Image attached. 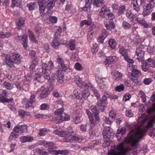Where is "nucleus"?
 Masks as SVG:
<instances>
[{
    "mask_svg": "<svg viewBox=\"0 0 155 155\" xmlns=\"http://www.w3.org/2000/svg\"><path fill=\"white\" fill-rule=\"evenodd\" d=\"M41 144L44 145L45 147H48L50 148H52L54 145L53 142H48L45 140H42L40 142Z\"/></svg>",
    "mask_w": 155,
    "mask_h": 155,
    "instance_id": "obj_29",
    "label": "nucleus"
},
{
    "mask_svg": "<svg viewBox=\"0 0 155 155\" xmlns=\"http://www.w3.org/2000/svg\"><path fill=\"white\" fill-rule=\"evenodd\" d=\"M112 74L116 77L115 80L119 81L120 80L122 76V74L118 71H116L112 72Z\"/></svg>",
    "mask_w": 155,
    "mask_h": 155,
    "instance_id": "obj_25",
    "label": "nucleus"
},
{
    "mask_svg": "<svg viewBox=\"0 0 155 155\" xmlns=\"http://www.w3.org/2000/svg\"><path fill=\"white\" fill-rule=\"evenodd\" d=\"M11 7L14 8L15 6L21 8V0H12Z\"/></svg>",
    "mask_w": 155,
    "mask_h": 155,
    "instance_id": "obj_21",
    "label": "nucleus"
},
{
    "mask_svg": "<svg viewBox=\"0 0 155 155\" xmlns=\"http://www.w3.org/2000/svg\"><path fill=\"white\" fill-rule=\"evenodd\" d=\"M89 120L91 128H93L100 121V118L98 115H95L94 117H90Z\"/></svg>",
    "mask_w": 155,
    "mask_h": 155,
    "instance_id": "obj_10",
    "label": "nucleus"
},
{
    "mask_svg": "<svg viewBox=\"0 0 155 155\" xmlns=\"http://www.w3.org/2000/svg\"><path fill=\"white\" fill-rule=\"evenodd\" d=\"M7 93L5 91H3L1 96H0V100L2 103L5 102H8L11 101L12 99H8L6 98Z\"/></svg>",
    "mask_w": 155,
    "mask_h": 155,
    "instance_id": "obj_20",
    "label": "nucleus"
},
{
    "mask_svg": "<svg viewBox=\"0 0 155 155\" xmlns=\"http://www.w3.org/2000/svg\"><path fill=\"white\" fill-rule=\"evenodd\" d=\"M41 110H45L48 109L49 108V105L47 104H43L40 106Z\"/></svg>",
    "mask_w": 155,
    "mask_h": 155,
    "instance_id": "obj_59",
    "label": "nucleus"
},
{
    "mask_svg": "<svg viewBox=\"0 0 155 155\" xmlns=\"http://www.w3.org/2000/svg\"><path fill=\"white\" fill-rule=\"evenodd\" d=\"M81 116V115H79V116H78L76 117L74 121L75 123L76 124H78L82 120Z\"/></svg>",
    "mask_w": 155,
    "mask_h": 155,
    "instance_id": "obj_60",
    "label": "nucleus"
},
{
    "mask_svg": "<svg viewBox=\"0 0 155 155\" xmlns=\"http://www.w3.org/2000/svg\"><path fill=\"white\" fill-rule=\"evenodd\" d=\"M134 17L137 23L142 25L145 28H147L148 27V24L145 21L142 14H140L137 16L134 15Z\"/></svg>",
    "mask_w": 155,
    "mask_h": 155,
    "instance_id": "obj_7",
    "label": "nucleus"
},
{
    "mask_svg": "<svg viewBox=\"0 0 155 155\" xmlns=\"http://www.w3.org/2000/svg\"><path fill=\"white\" fill-rule=\"evenodd\" d=\"M18 38L19 40L22 41L23 43L22 45L25 49H26L28 47L27 41L28 37L27 35H23L22 36H18Z\"/></svg>",
    "mask_w": 155,
    "mask_h": 155,
    "instance_id": "obj_13",
    "label": "nucleus"
},
{
    "mask_svg": "<svg viewBox=\"0 0 155 155\" xmlns=\"http://www.w3.org/2000/svg\"><path fill=\"white\" fill-rule=\"evenodd\" d=\"M148 117L144 114L139 117L137 120L139 125L143 126L147 121V125L144 129L139 127L135 130H131L125 139L127 143H131V148L126 149L128 151L132 150L133 155H137V148L139 146V140L144 136L147 130L150 129L148 133L150 136L153 137L155 136V129L153 127V124L155 123V115L153 116L148 121Z\"/></svg>",
    "mask_w": 155,
    "mask_h": 155,
    "instance_id": "obj_1",
    "label": "nucleus"
},
{
    "mask_svg": "<svg viewBox=\"0 0 155 155\" xmlns=\"http://www.w3.org/2000/svg\"><path fill=\"white\" fill-rule=\"evenodd\" d=\"M125 9V6H120L118 11V14L120 15L121 14H123Z\"/></svg>",
    "mask_w": 155,
    "mask_h": 155,
    "instance_id": "obj_51",
    "label": "nucleus"
},
{
    "mask_svg": "<svg viewBox=\"0 0 155 155\" xmlns=\"http://www.w3.org/2000/svg\"><path fill=\"white\" fill-rule=\"evenodd\" d=\"M68 131H60L59 130H54L53 133L56 134L58 135L61 137H65L66 134L68 133Z\"/></svg>",
    "mask_w": 155,
    "mask_h": 155,
    "instance_id": "obj_28",
    "label": "nucleus"
},
{
    "mask_svg": "<svg viewBox=\"0 0 155 155\" xmlns=\"http://www.w3.org/2000/svg\"><path fill=\"white\" fill-rule=\"evenodd\" d=\"M114 147H112L110 151L108 152V155H125L128 151L127 149L124 146V143L121 142L117 147L118 151L115 150Z\"/></svg>",
    "mask_w": 155,
    "mask_h": 155,
    "instance_id": "obj_4",
    "label": "nucleus"
},
{
    "mask_svg": "<svg viewBox=\"0 0 155 155\" xmlns=\"http://www.w3.org/2000/svg\"><path fill=\"white\" fill-rule=\"evenodd\" d=\"M105 26L107 29H111L114 28L115 27V25L112 21H105L104 23Z\"/></svg>",
    "mask_w": 155,
    "mask_h": 155,
    "instance_id": "obj_22",
    "label": "nucleus"
},
{
    "mask_svg": "<svg viewBox=\"0 0 155 155\" xmlns=\"http://www.w3.org/2000/svg\"><path fill=\"white\" fill-rule=\"evenodd\" d=\"M124 88V85L121 84L120 85L117 86L115 88V91H116L120 92L123 91Z\"/></svg>",
    "mask_w": 155,
    "mask_h": 155,
    "instance_id": "obj_52",
    "label": "nucleus"
},
{
    "mask_svg": "<svg viewBox=\"0 0 155 155\" xmlns=\"http://www.w3.org/2000/svg\"><path fill=\"white\" fill-rule=\"evenodd\" d=\"M20 140L22 143H25L31 142L34 140V139L30 136H23L20 138Z\"/></svg>",
    "mask_w": 155,
    "mask_h": 155,
    "instance_id": "obj_19",
    "label": "nucleus"
},
{
    "mask_svg": "<svg viewBox=\"0 0 155 155\" xmlns=\"http://www.w3.org/2000/svg\"><path fill=\"white\" fill-rule=\"evenodd\" d=\"M92 0H85V5L82 9L84 11H88L91 8L90 5L92 2Z\"/></svg>",
    "mask_w": 155,
    "mask_h": 155,
    "instance_id": "obj_26",
    "label": "nucleus"
},
{
    "mask_svg": "<svg viewBox=\"0 0 155 155\" xmlns=\"http://www.w3.org/2000/svg\"><path fill=\"white\" fill-rule=\"evenodd\" d=\"M132 73H129L128 75H132L134 76V77H139L141 75V73L140 71L136 69L133 68L132 71Z\"/></svg>",
    "mask_w": 155,
    "mask_h": 155,
    "instance_id": "obj_24",
    "label": "nucleus"
},
{
    "mask_svg": "<svg viewBox=\"0 0 155 155\" xmlns=\"http://www.w3.org/2000/svg\"><path fill=\"white\" fill-rule=\"evenodd\" d=\"M126 132V128H122L120 130H117V134H121V135H124L125 134Z\"/></svg>",
    "mask_w": 155,
    "mask_h": 155,
    "instance_id": "obj_61",
    "label": "nucleus"
},
{
    "mask_svg": "<svg viewBox=\"0 0 155 155\" xmlns=\"http://www.w3.org/2000/svg\"><path fill=\"white\" fill-rule=\"evenodd\" d=\"M57 60L58 64L60 65L64 63L63 59L59 56L57 58Z\"/></svg>",
    "mask_w": 155,
    "mask_h": 155,
    "instance_id": "obj_64",
    "label": "nucleus"
},
{
    "mask_svg": "<svg viewBox=\"0 0 155 155\" xmlns=\"http://www.w3.org/2000/svg\"><path fill=\"white\" fill-rule=\"evenodd\" d=\"M13 131L15 133H23L27 132V127L25 125H17L13 129Z\"/></svg>",
    "mask_w": 155,
    "mask_h": 155,
    "instance_id": "obj_8",
    "label": "nucleus"
},
{
    "mask_svg": "<svg viewBox=\"0 0 155 155\" xmlns=\"http://www.w3.org/2000/svg\"><path fill=\"white\" fill-rule=\"evenodd\" d=\"M151 100L152 102H154V103L152 104V107H151L148 108L147 110V112L148 114H150L153 111V110H155V92H154L153 95L151 97Z\"/></svg>",
    "mask_w": 155,
    "mask_h": 155,
    "instance_id": "obj_17",
    "label": "nucleus"
},
{
    "mask_svg": "<svg viewBox=\"0 0 155 155\" xmlns=\"http://www.w3.org/2000/svg\"><path fill=\"white\" fill-rule=\"evenodd\" d=\"M29 31V37L30 40L31 41L37 44L38 41L36 40L34 33Z\"/></svg>",
    "mask_w": 155,
    "mask_h": 155,
    "instance_id": "obj_32",
    "label": "nucleus"
},
{
    "mask_svg": "<svg viewBox=\"0 0 155 155\" xmlns=\"http://www.w3.org/2000/svg\"><path fill=\"white\" fill-rule=\"evenodd\" d=\"M55 4V1L54 0H48L46 6L48 9V10L52 9L54 6Z\"/></svg>",
    "mask_w": 155,
    "mask_h": 155,
    "instance_id": "obj_30",
    "label": "nucleus"
},
{
    "mask_svg": "<svg viewBox=\"0 0 155 155\" xmlns=\"http://www.w3.org/2000/svg\"><path fill=\"white\" fill-rule=\"evenodd\" d=\"M52 153L55 155H58V154H61L62 155H67L69 153V152L67 150H53L51 151Z\"/></svg>",
    "mask_w": 155,
    "mask_h": 155,
    "instance_id": "obj_23",
    "label": "nucleus"
},
{
    "mask_svg": "<svg viewBox=\"0 0 155 155\" xmlns=\"http://www.w3.org/2000/svg\"><path fill=\"white\" fill-rule=\"evenodd\" d=\"M91 24V21H87V20H84L82 21L80 24V26L81 27H82L84 25H89Z\"/></svg>",
    "mask_w": 155,
    "mask_h": 155,
    "instance_id": "obj_58",
    "label": "nucleus"
},
{
    "mask_svg": "<svg viewBox=\"0 0 155 155\" xmlns=\"http://www.w3.org/2000/svg\"><path fill=\"white\" fill-rule=\"evenodd\" d=\"M69 47L70 49L71 50H74L75 49V45L74 41H73L69 43Z\"/></svg>",
    "mask_w": 155,
    "mask_h": 155,
    "instance_id": "obj_63",
    "label": "nucleus"
},
{
    "mask_svg": "<svg viewBox=\"0 0 155 155\" xmlns=\"http://www.w3.org/2000/svg\"><path fill=\"white\" fill-rule=\"evenodd\" d=\"M119 52L121 55L124 57V58L128 56L127 52L126 49L122 47L119 49Z\"/></svg>",
    "mask_w": 155,
    "mask_h": 155,
    "instance_id": "obj_37",
    "label": "nucleus"
},
{
    "mask_svg": "<svg viewBox=\"0 0 155 155\" xmlns=\"http://www.w3.org/2000/svg\"><path fill=\"white\" fill-rule=\"evenodd\" d=\"M148 66L150 67L155 68V61L151 58H149L145 61Z\"/></svg>",
    "mask_w": 155,
    "mask_h": 155,
    "instance_id": "obj_33",
    "label": "nucleus"
},
{
    "mask_svg": "<svg viewBox=\"0 0 155 155\" xmlns=\"http://www.w3.org/2000/svg\"><path fill=\"white\" fill-rule=\"evenodd\" d=\"M109 11V10L107 9V7L105 6H103L101 8V11L100 13L98 18H99V16L102 17L105 15L104 13H107Z\"/></svg>",
    "mask_w": 155,
    "mask_h": 155,
    "instance_id": "obj_31",
    "label": "nucleus"
},
{
    "mask_svg": "<svg viewBox=\"0 0 155 155\" xmlns=\"http://www.w3.org/2000/svg\"><path fill=\"white\" fill-rule=\"evenodd\" d=\"M74 140L77 141L78 142H81L82 140V137L75 135L74 133Z\"/></svg>",
    "mask_w": 155,
    "mask_h": 155,
    "instance_id": "obj_57",
    "label": "nucleus"
},
{
    "mask_svg": "<svg viewBox=\"0 0 155 155\" xmlns=\"http://www.w3.org/2000/svg\"><path fill=\"white\" fill-rule=\"evenodd\" d=\"M39 6L40 12L41 14H43L44 13V10L46 8L45 5H41Z\"/></svg>",
    "mask_w": 155,
    "mask_h": 155,
    "instance_id": "obj_62",
    "label": "nucleus"
},
{
    "mask_svg": "<svg viewBox=\"0 0 155 155\" xmlns=\"http://www.w3.org/2000/svg\"><path fill=\"white\" fill-rule=\"evenodd\" d=\"M117 60V58L115 56H110L107 58L105 63L106 65L108 66L112 62H116Z\"/></svg>",
    "mask_w": 155,
    "mask_h": 155,
    "instance_id": "obj_18",
    "label": "nucleus"
},
{
    "mask_svg": "<svg viewBox=\"0 0 155 155\" xmlns=\"http://www.w3.org/2000/svg\"><path fill=\"white\" fill-rule=\"evenodd\" d=\"M25 19L24 18H21L19 19L18 22V25L19 26L21 27L23 26L25 23Z\"/></svg>",
    "mask_w": 155,
    "mask_h": 155,
    "instance_id": "obj_56",
    "label": "nucleus"
},
{
    "mask_svg": "<svg viewBox=\"0 0 155 155\" xmlns=\"http://www.w3.org/2000/svg\"><path fill=\"white\" fill-rule=\"evenodd\" d=\"M57 116L54 117L53 118L52 120L54 123H60L62 122L61 120L60 117L59 115H57Z\"/></svg>",
    "mask_w": 155,
    "mask_h": 155,
    "instance_id": "obj_53",
    "label": "nucleus"
},
{
    "mask_svg": "<svg viewBox=\"0 0 155 155\" xmlns=\"http://www.w3.org/2000/svg\"><path fill=\"white\" fill-rule=\"evenodd\" d=\"M108 44L110 46L112 49H114L115 48L116 43L114 40L110 39L108 41Z\"/></svg>",
    "mask_w": 155,
    "mask_h": 155,
    "instance_id": "obj_47",
    "label": "nucleus"
},
{
    "mask_svg": "<svg viewBox=\"0 0 155 155\" xmlns=\"http://www.w3.org/2000/svg\"><path fill=\"white\" fill-rule=\"evenodd\" d=\"M75 83L79 87H81L82 86V83L81 79L79 76H76L75 78Z\"/></svg>",
    "mask_w": 155,
    "mask_h": 155,
    "instance_id": "obj_38",
    "label": "nucleus"
},
{
    "mask_svg": "<svg viewBox=\"0 0 155 155\" xmlns=\"http://www.w3.org/2000/svg\"><path fill=\"white\" fill-rule=\"evenodd\" d=\"M58 79V81H62L64 77V74L61 70H58L57 71Z\"/></svg>",
    "mask_w": 155,
    "mask_h": 155,
    "instance_id": "obj_34",
    "label": "nucleus"
},
{
    "mask_svg": "<svg viewBox=\"0 0 155 155\" xmlns=\"http://www.w3.org/2000/svg\"><path fill=\"white\" fill-rule=\"evenodd\" d=\"M113 134L114 132L110 127L106 126L104 127L103 131V135L104 138H109L110 134Z\"/></svg>",
    "mask_w": 155,
    "mask_h": 155,
    "instance_id": "obj_9",
    "label": "nucleus"
},
{
    "mask_svg": "<svg viewBox=\"0 0 155 155\" xmlns=\"http://www.w3.org/2000/svg\"><path fill=\"white\" fill-rule=\"evenodd\" d=\"M107 104V102L101 100L99 101L97 103V105L98 107V109L101 112H104L105 109V106Z\"/></svg>",
    "mask_w": 155,
    "mask_h": 155,
    "instance_id": "obj_14",
    "label": "nucleus"
},
{
    "mask_svg": "<svg viewBox=\"0 0 155 155\" xmlns=\"http://www.w3.org/2000/svg\"><path fill=\"white\" fill-rule=\"evenodd\" d=\"M129 77L130 78V81H132L135 84L137 85L138 84L137 78V77H134V76L130 75L129 76Z\"/></svg>",
    "mask_w": 155,
    "mask_h": 155,
    "instance_id": "obj_41",
    "label": "nucleus"
},
{
    "mask_svg": "<svg viewBox=\"0 0 155 155\" xmlns=\"http://www.w3.org/2000/svg\"><path fill=\"white\" fill-rule=\"evenodd\" d=\"M104 3L102 0H94L93 4L97 7H99L102 6Z\"/></svg>",
    "mask_w": 155,
    "mask_h": 155,
    "instance_id": "obj_36",
    "label": "nucleus"
},
{
    "mask_svg": "<svg viewBox=\"0 0 155 155\" xmlns=\"http://www.w3.org/2000/svg\"><path fill=\"white\" fill-rule=\"evenodd\" d=\"M44 66V68H42V74L45 79H47L48 80H54V79H51L50 77L49 74L50 73V70H47V69H45V65L44 64L43 65Z\"/></svg>",
    "mask_w": 155,
    "mask_h": 155,
    "instance_id": "obj_12",
    "label": "nucleus"
},
{
    "mask_svg": "<svg viewBox=\"0 0 155 155\" xmlns=\"http://www.w3.org/2000/svg\"><path fill=\"white\" fill-rule=\"evenodd\" d=\"M139 95L142 99V101L143 103H145L146 101V96L145 94L142 91H139Z\"/></svg>",
    "mask_w": 155,
    "mask_h": 155,
    "instance_id": "obj_46",
    "label": "nucleus"
},
{
    "mask_svg": "<svg viewBox=\"0 0 155 155\" xmlns=\"http://www.w3.org/2000/svg\"><path fill=\"white\" fill-rule=\"evenodd\" d=\"M35 2H31L27 4V6L28 7L29 10L31 11H33L35 7Z\"/></svg>",
    "mask_w": 155,
    "mask_h": 155,
    "instance_id": "obj_44",
    "label": "nucleus"
},
{
    "mask_svg": "<svg viewBox=\"0 0 155 155\" xmlns=\"http://www.w3.org/2000/svg\"><path fill=\"white\" fill-rule=\"evenodd\" d=\"M21 58V56L18 53H15L12 55H5L4 61L9 67H13L15 64H19L20 63Z\"/></svg>",
    "mask_w": 155,
    "mask_h": 155,
    "instance_id": "obj_3",
    "label": "nucleus"
},
{
    "mask_svg": "<svg viewBox=\"0 0 155 155\" xmlns=\"http://www.w3.org/2000/svg\"><path fill=\"white\" fill-rule=\"evenodd\" d=\"M122 26L124 29H126L130 28L131 25L127 21H124L122 23Z\"/></svg>",
    "mask_w": 155,
    "mask_h": 155,
    "instance_id": "obj_50",
    "label": "nucleus"
},
{
    "mask_svg": "<svg viewBox=\"0 0 155 155\" xmlns=\"http://www.w3.org/2000/svg\"><path fill=\"white\" fill-rule=\"evenodd\" d=\"M90 95V93L88 91V89H85L82 92V97L85 100L86 99L89 97Z\"/></svg>",
    "mask_w": 155,
    "mask_h": 155,
    "instance_id": "obj_40",
    "label": "nucleus"
},
{
    "mask_svg": "<svg viewBox=\"0 0 155 155\" xmlns=\"http://www.w3.org/2000/svg\"><path fill=\"white\" fill-rule=\"evenodd\" d=\"M36 101L35 96L34 95H31L30 100L28 101L26 103L25 107L27 108L31 107L33 104Z\"/></svg>",
    "mask_w": 155,
    "mask_h": 155,
    "instance_id": "obj_16",
    "label": "nucleus"
},
{
    "mask_svg": "<svg viewBox=\"0 0 155 155\" xmlns=\"http://www.w3.org/2000/svg\"><path fill=\"white\" fill-rule=\"evenodd\" d=\"M44 64L45 65V69L50 70L52 69L54 67V64L53 62L51 61H50L48 63V64L45 63H44L42 64L41 68H44Z\"/></svg>",
    "mask_w": 155,
    "mask_h": 155,
    "instance_id": "obj_27",
    "label": "nucleus"
},
{
    "mask_svg": "<svg viewBox=\"0 0 155 155\" xmlns=\"http://www.w3.org/2000/svg\"><path fill=\"white\" fill-rule=\"evenodd\" d=\"M154 0H140V5L143 7V11L142 15L144 17L149 15L152 12L155 5Z\"/></svg>",
    "mask_w": 155,
    "mask_h": 155,
    "instance_id": "obj_2",
    "label": "nucleus"
},
{
    "mask_svg": "<svg viewBox=\"0 0 155 155\" xmlns=\"http://www.w3.org/2000/svg\"><path fill=\"white\" fill-rule=\"evenodd\" d=\"M144 46L143 45H141L137 47L136 51V54L137 56V59L139 61H143L144 59H143L144 51Z\"/></svg>",
    "mask_w": 155,
    "mask_h": 155,
    "instance_id": "obj_5",
    "label": "nucleus"
},
{
    "mask_svg": "<svg viewBox=\"0 0 155 155\" xmlns=\"http://www.w3.org/2000/svg\"><path fill=\"white\" fill-rule=\"evenodd\" d=\"M126 16L129 18L130 20L132 21L134 19L133 15L132 14L131 11L130 10H127L126 14Z\"/></svg>",
    "mask_w": 155,
    "mask_h": 155,
    "instance_id": "obj_43",
    "label": "nucleus"
},
{
    "mask_svg": "<svg viewBox=\"0 0 155 155\" xmlns=\"http://www.w3.org/2000/svg\"><path fill=\"white\" fill-rule=\"evenodd\" d=\"M18 136V135L17 133L13 131V132L11 133L9 137V139L10 140H12L14 139L17 138Z\"/></svg>",
    "mask_w": 155,
    "mask_h": 155,
    "instance_id": "obj_54",
    "label": "nucleus"
},
{
    "mask_svg": "<svg viewBox=\"0 0 155 155\" xmlns=\"http://www.w3.org/2000/svg\"><path fill=\"white\" fill-rule=\"evenodd\" d=\"M36 52L34 50H32L30 51L29 54L32 58L31 64L30 65V68L32 70H34L38 64V59L35 56Z\"/></svg>",
    "mask_w": 155,
    "mask_h": 155,
    "instance_id": "obj_6",
    "label": "nucleus"
},
{
    "mask_svg": "<svg viewBox=\"0 0 155 155\" xmlns=\"http://www.w3.org/2000/svg\"><path fill=\"white\" fill-rule=\"evenodd\" d=\"M104 78H102L100 76H96V80L99 85L102 84L104 82Z\"/></svg>",
    "mask_w": 155,
    "mask_h": 155,
    "instance_id": "obj_45",
    "label": "nucleus"
},
{
    "mask_svg": "<svg viewBox=\"0 0 155 155\" xmlns=\"http://www.w3.org/2000/svg\"><path fill=\"white\" fill-rule=\"evenodd\" d=\"M90 109L93 113H94L95 115H98V110H97V108L95 106H91Z\"/></svg>",
    "mask_w": 155,
    "mask_h": 155,
    "instance_id": "obj_48",
    "label": "nucleus"
},
{
    "mask_svg": "<svg viewBox=\"0 0 155 155\" xmlns=\"http://www.w3.org/2000/svg\"><path fill=\"white\" fill-rule=\"evenodd\" d=\"M39 91L41 92L40 94V97L44 98L48 96L49 94V91L46 89L45 88L44 86H42L40 88Z\"/></svg>",
    "mask_w": 155,
    "mask_h": 155,
    "instance_id": "obj_15",
    "label": "nucleus"
},
{
    "mask_svg": "<svg viewBox=\"0 0 155 155\" xmlns=\"http://www.w3.org/2000/svg\"><path fill=\"white\" fill-rule=\"evenodd\" d=\"M74 133L73 131H68L64 139L65 142H71L74 141Z\"/></svg>",
    "mask_w": 155,
    "mask_h": 155,
    "instance_id": "obj_11",
    "label": "nucleus"
},
{
    "mask_svg": "<svg viewBox=\"0 0 155 155\" xmlns=\"http://www.w3.org/2000/svg\"><path fill=\"white\" fill-rule=\"evenodd\" d=\"M104 17L106 19L111 20L114 18L115 16L112 13L110 12L109 11L107 13H104Z\"/></svg>",
    "mask_w": 155,
    "mask_h": 155,
    "instance_id": "obj_35",
    "label": "nucleus"
},
{
    "mask_svg": "<svg viewBox=\"0 0 155 155\" xmlns=\"http://www.w3.org/2000/svg\"><path fill=\"white\" fill-rule=\"evenodd\" d=\"M141 66L142 70L145 72L148 71L149 69V67L146 61L142 63Z\"/></svg>",
    "mask_w": 155,
    "mask_h": 155,
    "instance_id": "obj_42",
    "label": "nucleus"
},
{
    "mask_svg": "<svg viewBox=\"0 0 155 155\" xmlns=\"http://www.w3.org/2000/svg\"><path fill=\"white\" fill-rule=\"evenodd\" d=\"M59 45V42L56 38H55L53 40L51 44V45L53 48L57 49Z\"/></svg>",
    "mask_w": 155,
    "mask_h": 155,
    "instance_id": "obj_39",
    "label": "nucleus"
},
{
    "mask_svg": "<svg viewBox=\"0 0 155 155\" xmlns=\"http://www.w3.org/2000/svg\"><path fill=\"white\" fill-rule=\"evenodd\" d=\"M4 84L5 88L8 89H11L13 87V85L9 82H5Z\"/></svg>",
    "mask_w": 155,
    "mask_h": 155,
    "instance_id": "obj_55",
    "label": "nucleus"
},
{
    "mask_svg": "<svg viewBox=\"0 0 155 155\" xmlns=\"http://www.w3.org/2000/svg\"><path fill=\"white\" fill-rule=\"evenodd\" d=\"M11 35V34L9 32H7L6 34H5L2 32H0V38H8L10 37Z\"/></svg>",
    "mask_w": 155,
    "mask_h": 155,
    "instance_id": "obj_49",
    "label": "nucleus"
}]
</instances>
